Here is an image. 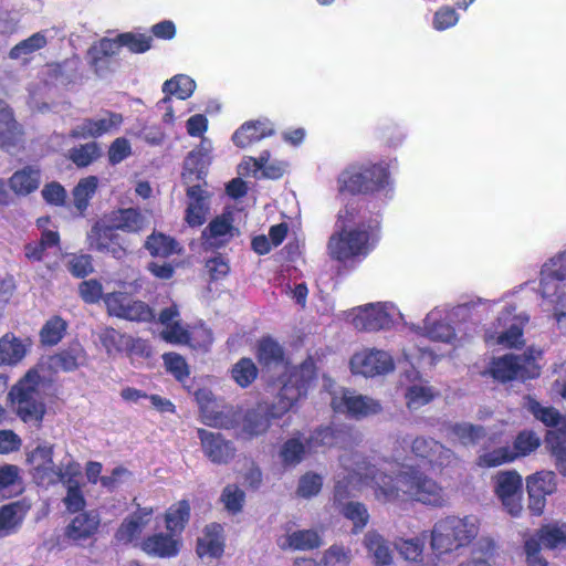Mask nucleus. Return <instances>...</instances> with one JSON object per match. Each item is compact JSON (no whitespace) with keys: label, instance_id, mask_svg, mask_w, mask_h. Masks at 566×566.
Segmentation results:
<instances>
[{"label":"nucleus","instance_id":"obj_1","mask_svg":"<svg viewBox=\"0 0 566 566\" xmlns=\"http://www.w3.org/2000/svg\"><path fill=\"white\" fill-rule=\"evenodd\" d=\"M363 470L366 479L370 480L374 499L381 504L416 501L441 507L448 502L444 489L437 481L408 462L399 461L397 455L391 461H384L379 468L361 462L357 474L361 475Z\"/></svg>","mask_w":566,"mask_h":566},{"label":"nucleus","instance_id":"obj_2","mask_svg":"<svg viewBox=\"0 0 566 566\" xmlns=\"http://www.w3.org/2000/svg\"><path fill=\"white\" fill-rule=\"evenodd\" d=\"M356 212L346 207L340 210L336 221L337 230L327 241V254L331 259L346 263L365 258L375 245L374 234L365 227H354Z\"/></svg>","mask_w":566,"mask_h":566},{"label":"nucleus","instance_id":"obj_3","mask_svg":"<svg viewBox=\"0 0 566 566\" xmlns=\"http://www.w3.org/2000/svg\"><path fill=\"white\" fill-rule=\"evenodd\" d=\"M342 465L346 473L344 476L336 481L334 491V501L340 505V513L354 524L353 532H360L369 521V513L365 504L360 502H347L342 504L347 497L355 495V491H359L363 485L370 488L369 479H366V471H361L363 474H357L359 463L367 462L358 455H354L353 459L347 455L340 458Z\"/></svg>","mask_w":566,"mask_h":566},{"label":"nucleus","instance_id":"obj_4","mask_svg":"<svg viewBox=\"0 0 566 566\" xmlns=\"http://www.w3.org/2000/svg\"><path fill=\"white\" fill-rule=\"evenodd\" d=\"M480 532L474 516H447L437 521L431 530L430 546L437 557L468 546Z\"/></svg>","mask_w":566,"mask_h":566},{"label":"nucleus","instance_id":"obj_5","mask_svg":"<svg viewBox=\"0 0 566 566\" xmlns=\"http://www.w3.org/2000/svg\"><path fill=\"white\" fill-rule=\"evenodd\" d=\"M39 368L30 369L8 392L11 410L25 423L39 424L45 415Z\"/></svg>","mask_w":566,"mask_h":566},{"label":"nucleus","instance_id":"obj_6","mask_svg":"<svg viewBox=\"0 0 566 566\" xmlns=\"http://www.w3.org/2000/svg\"><path fill=\"white\" fill-rule=\"evenodd\" d=\"M30 472L39 485L50 486L66 476H78L81 467L66 454L59 463L53 460V446L41 444L27 454Z\"/></svg>","mask_w":566,"mask_h":566},{"label":"nucleus","instance_id":"obj_7","mask_svg":"<svg viewBox=\"0 0 566 566\" xmlns=\"http://www.w3.org/2000/svg\"><path fill=\"white\" fill-rule=\"evenodd\" d=\"M387 177V170L382 166H354L340 174L338 190L349 193L373 192L385 186Z\"/></svg>","mask_w":566,"mask_h":566},{"label":"nucleus","instance_id":"obj_8","mask_svg":"<svg viewBox=\"0 0 566 566\" xmlns=\"http://www.w3.org/2000/svg\"><path fill=\"white\" fill-rule=\"evenodd\" d=\"M536 356H539V352L533 349L522 355H505L492 361L490 373L502 381L534 378L539 374Z\"/></svg>","mask_w":566,"mask_h":566},{"label":"nucleus","instance_id":"obj_9","mask_svg":"<svg viewBox=\"0 0 566 566\" xmlns=\"http://www.w3.org/2000/svg\"><path fill=\"white\" fill-rule=\"evenodd\" d=\"M542 545L548 549L566 547V525H545L537 531L536 536L525 541L524 549L528 566H547V562L539 555Z\"/></svg>","mask_w":566,"mask_h":566},{"label":"nucleus","instance_id":"obj_10","mask_svg":"<svg viewBox=\"0 0 566 566\" xmlns=\"http://www.w3.org/2000/svg\"><path fill=\"white\" fill-rule=\"evenodd\" d=\"M109 315L132 322H151L154 310L143 301L134 300L124 293H109L104 296Z\"/></svg>","mask_w":566,"mask_h":566},{"label":"nucleus","instance_id":"obj_11","mask_svg":"<svg viewBox=\"0 0 566 566\" xmlns=\"http://www.w3.org/2000/svg\"><path fill=\"white\" fill-rule=\"evenodd\" d=\"M522 476L515 471H501L494 476V492L506 512L516 517L523 510Z\"/></svg>","mask_w":566,"mask_h":566},{"label":"nucleus","instance_id":"obj_12","mask_svg":"<svg viewBox=\"0 0 566 566\" xmlns=\"http://www.w3.org/2000/svg\"><path fill=\"white\" fill-rule=\"evenodd\" d=\"M395 312L396 308L391 304H368L353 310L350 321L359 331H378L391 324Z\"/></svg>","mask_w":566,"mask_h":566},{"label":"nucleus","instance_id":"obj_13","mask_svg":"<svg viewBox=\"0 0 566 566\" xmlns=\"http://www.w3.org/2000/svg\"><path fill=\"white\" fill-rule=\"evenodd\" d=\"M331 403L335 411L347 413L355 418L376 415L381 410V406L377 400L345 389L335 392Z\"/></svg>","mask_w":566,"mask_h":566},{"label":"nucleus","instance_id":"obj_14","mask_svg":"<svg viewBox=\"0 0 566 566\" xmlns=\"http://www.w3.org/2000/svg\"><path fill=\"white\" fill-rule=\"evenodd\" d=\"M350 368L354 374L374 377L391 371L394 369V360L387 352L365 349L352 357Z\"/></svg>","mask_w":566,"mask_h":566},{"label":"nucleus","instance_id":"obj_15","mask_svg":"<svg viewBox=\"0 0 566 566\" xmlns=\"http://www.w3.org/2000/svg\"><path fill=\"white\" fill-rule=\"evenodd\" d=\"M158 323L163 326L160 337L170 344H188L190 343V329L184 324L179 308L176 304H171L160 311Z\"/></svg>","mask_w":566,"mask_h":566},{"label":"nucleus","instance_id":"obj_16","mask_svg":"<svg viewBox=\"0 0 566 566\" xmlns=\"http://www.w3.org/2000/svg\"><path fill=\"white\" fill-rule=\"evenodd\" d=\"M87 361L85 349L80 343H72L66 348L43 360L38 368H44L57 373H70L84 366Z\"/></svg>","mask_w":566,"mask_h":566},{"label":"nucleus","instance_id":"obj_17","mask_svg":"<svg viewBox=\"0 0 566 566\" xmlns=\"http://www.w3.org/2000/svg\"><path fill=\"white\" fill-rule=\"evenodd\" d=\"M513 311L514 308L510 307L497 318L500 326L506 327V325H509V328L506 331L489 335V340H493L495 344L503 345L505 347H515L523 344L522 328L528 321V317L525 314L513 316Z\"/></svg>","mask_w":566,"mask_h":566},{"label":"nucleus","instance_id":"obj_18","mask_svg":"<svg viewBox=\"0 0 566 566\" xmlns=\"http://www.w3.org/2000/svg\"><path fill=\"white\" fill-rule=\"evenodd\" d=\"M198 438L205 455L213 463L226 464L234 458L235 448L220 433L198 429Z\"/></svg>","mask_w":566,"mask_h":566},{"label":"nucleus","instance_id":"obj_19","mask_svg":"<svg viewBox=\"0 0 566 566\" xmlns=\"http://www.w3.org/2000/svg\"><path fill=\"white\" fill-rule=\"evenodd\" d=\"M276 545L282 551H311L322 545L319 534L314 530H294L286 525L277 535Z\"/></svg>","mask_w":566,"mask_h":566},{"label":"nucleus","instance_id":"obj_20","mask_svg":"<svg viewBox=\"0 0 566 566\" xmlns=\"http://www.w3.org/2000/svg\"><path fill=\"white\" fill-rule=\"evenodd\" d=\"M122 122V115L105 113L98 117L83 120L72 129L71 136L74 138L98 137L118 128Z\"/></svg>","mask_w":566,"mask_h":566},{"label":"nucleus","instance_id":"obj_21","mask_svg":"<svg viewBox=\"0 0 566 566\" xmlns=\"http://www.w3.org/2000/svg\"><path fill=\"white\" fill-rule=\"evenodd\" d=\"M447 316L446 307H436L427 314L423 321V327L417 328V332H423L432 340L453 344L455 340V333L453 327L444 323Z\"/></svg>","mask_w":566,"mask_h":566},{"label":"nucleus","instance_id":"obj_22","mask_svg":"<svg viewBox=\"0 0 566 566\" xmlns=\"http://www.w3.org/2000/svg\"><path fill=\"white\" fill-rule=\"evenodd\" d=\"M239 416L237 417L235 423L233 427L239 424V420L241 421V434L245 438H254L265 433L270 428L271 415L269 408L265 406H258L254 409H251L241 417V413L235 410Z\"/></svg>","mask_w":566,"mask_h":566},{"label":"nucleus","instance_id":"obj_23","mask_svg":"<svg viewBox=\"0 0 566 566\" xmlns=\"http://www.w3.org/2000/svg\"><path fill=\"white\" fill-rule=\"evenodd\" d=\"M196 399L200 405L203 420L208 426L221 428H232L234 426L239 413L233 408L227 407L216 413L210 410V403H212V395L210 391L198 390L196 392Z\"/></svg>","mask_w":566,"mask_h":566},{"label":"nucleus","instance_id":"obj_24","mask_svg":"<svg viewBox=\"0 0 566 566\" xmlns=\"http://www.w3.org/2000/svg\"><path fill=\"white\" fill-rule=\"evenodd\" d=\"M180 546V539L171 532L169 534H153L142 542V549L146 554L160 558L175 557L178 555Z\"/></svg>","mask_w":566,"mask_h":566},{"label":"nucleus","instance_id":"obj_25","mask_svg":"<svg viewBox=\"0 0 566 566\" xmlns=\"http://www.w3.org/2000/svg\"><path fill=\"white\" fill-rule=\"evenodd\" d=\"M273 134L274 127L270 120H250L234 132L232 140L238 147L245 148Z\"/></svg>","mask_w":566,"mask_h":566},{"label":"nucleus","instance_id":"obj_26","mask_svg":"<svg viewBox=\"0 0 566 566\" xmlns=\"http://www.w3.org/2000/svg\"><path fill=\"white\" fill-rule=\"evenodd\" d=\"M151 507L138 509L126 517L116 532V538L122 543H130L142 535L153 516Z\"/></svg>","mask_w":566,"mask_h":566},{"label":"nucleus","instance_id":"obj_27","mask_svg":"<svg viewBox=\"0 0 566 566\" xmlns=\"http://www.w3.org/2000/svg\"><path fill=\"white\" fill-rule=\"evenodd\" d=\"M363 545L375 566H387L394 562L390 543L377 531H368L364 536Z\"/></svg>","mask_w":566,"mask_h":566},{"label":"nucleus","instance_id":"obj_28","mask_svg":"<svg viewBox=\"0 0 566 566\" xmlns=\"http://www.w3.org/2000/svg\"><path fill=\"white\" fill-rule=\"evenodd\" d=\"M31 347L29 338L7 333L0 338V366H15L25 357Z\"/></svg>","mask_w":566,"mask_h":566},{"label":"nucleus","instance_id":"obj_29","mask_svg":"<svg viewBox=\"0 0 566 566\" xmlns=\"http://www.w3.org/2000/svg\"><path fill=\"white\" fill-rule=\"evenodd\" d=\"M189 199L185 220L190 227H199L205 223L209 213V193L199 186L187 190Z\"/></svg>","mask_w":566,"mask_h":566},{"label":"nucleus","instance_id":"obj_30","mask_svg":"<svg viewBox=\"0 0 566 566\" xmlns=\"http://www.w3.org/2000/svg\"><path fill=\"white\" fill-rule=\"evenodd\" d=\"M99 524L101 517L96 511L83 512L70 522L65 535L74 542L87 539L97 532Z\"/></svg>","mask_w":566,"mask_h":566},{"label":"nucleus","instance_id":"obj_31","mask_svg":"<svg viewBox=\"0 0 566 566\" xmlns=\"http://www.w3.org/2000/svg\"><path fill=\"white\" fill-rule=\"evenodd\" d=\"M31 503L23 499L0 507V536L13 533L22 523Z\"/></svg>","mask_w":566,"mask_h":566},{"label":"nucleus","instance_id":"obj_32","mask_svg":"<svg viewBox=\"0 0 566 566\" xmlns=\"http://www.w3.org/2000/svg\"><path fill=\"white\" fill-rule=\"evenodd\" d=\"M223 527L217 523L207 525L203 534L198 538V555L201 557H220L223 553Z\"/></svg>","mask_w":566,"mask_h":566},{"label":"nucleus","instance_id":"obj_33","mask_svg":"<svg viewBox=\"0 0 566 566\" xmlns=\"http://www.w3.org/2000/svg\"><path fill=\"white\" fill-rule=\"evenodd\" d=\"M113 228L128 233H137L147 226L146 216L135 208L113 211L109 217Z\"/></svg>","mask_w":566,"mask_h":566},{"label":"nucleus","instance_id":"obj_34","mask_svg":"<svg viewBox=\"0 0 566 566\" xmlns=\"http://www.w3.org/2000/svg\"><path fill=\"white\" fill-rule=\"evenodd\" d=\"M446 431L447 437L451 441L459 442L465 447L476 444L486 436L484 427L471 422L450 423L447 426Z\"/></svg>","mask_w":566,"mask_h":566},{"label":"nucleus","instance_id":"obj_35","mask_svg":"<svg viewBox=\"0 0 566 566\" xmlns=\"http://www.w3.org/2000/svg\"><path fill=\"white\" fill-rule=\"evenodd\" d=\"M10 189L17 196H28L35 191L41 184L39 169L24 167L17 170L8 180Z\"/></svg>","mask_w":566,"mask_h":566},{"label":"nucleus","instance_id":"obj_36","mask_svg":"<svg viewBox=\"0 0 566 566\" xmlns=\"http://www.w3.org/2000/svg\"><path fill=\"white\" fill-rule=\"evenodd\" d=\"M302 396L301 387H295L292 380H284L275 401L269 408L272 418H280L286 413Z\"/></svg>","mask_w":566,"mask_h":566},{"label":"nucleus","instance_id":"obj_37","mask_svg":"<svg viewBox=\"0 0 566 566\" xmlns=\"http://www.w3.org/2000/svg\"><path fill=\"white\" fill-rule=\"evenodd\" d=\"M258 358L259 361L271 369L286 370L287 366L284 363L282 347L271 338L262 339L258 346Z\"/></svg>","mask_w":566,"mask_h":566},{"label":"nucleus","instance_id":"obj_38","mask_svg":"<svg viewBox=\"0 0 566 566\" xmlns=\"http://www.w3.org/2000/svg\"><path fill=\"white\" fill-rule=\"evenodd\" d=\"M202 235L210 247H219L234 235V228L228 217L221 216L209 223Z\"/></svg>","mask_w":566,"mask_h":566},{"label":"nucleus","instance_id":"obj_39","mask_svg":"<svg viewBox=\"0 0 566 566\" xmlns=\"http://www.w3.org/2000/svg\"><path fill=\"white\" fill-rule=\"evenodd\" d=\"M21 137V129L15 122L12 111L0 102V146L15 145Z\"/></svg>","mask_w":566,"mask_h":566},{"label":"nucleus","instance_id":"obj_40","mask_svg":"<svg viewBox=\"0 0 566 566\" xmlns=\"http://www.w3.org/2000/svg\"><path fill=\"white\" fill-rule=\"evenodd\" d=\"M23 491L20 469L13 464L0 467V497L8 499Z\"/></svg>","mask_w":566,"mask_h":566},{"label":"nucleus","instance_id":"obj_41","mask_svg":"<svg viewBox=\"0 0 566 566\" xmlns=\"http://www.w3.org/2000/svg\"><path fill=\"white\" fill-rule=\"evenodd\" d=\"M525 407L536 419L546 426L555 427L560 424V428H557L554 432H559L566 429V418L562 417L555 408L542 406L533 398H526Z\"/></svg>","mask_w":566,"mask_h":566},{"label":"nucleus","instance_id":"obj_42","mask_svg":"<svg viewBox=\"0 0 566 566\" xmlns=\"http://www.w3.org/2000/svg\"><path fill=\"white\" fill-rule=\"evenodd\" d=\"M190 517V505L182 500L172 504L165 514L166 528L172 534L181 533Z\"/></svg>","mask_w":566,"mask_h":566},{"label":"nucleus","instance_id":"obj_43","mask_svg":"<svg viewBox=\"0 0 566 566\" xmlns=\"http://www.w3.org/2000/svg\"><path fill=\"white\" fill-rule=\"evenodd\" d=\"M145 248L153 256L167 258L180 251L179 244L161 232H153L145 241Z\"/></svg>","mask_w":566,"mask_h":566},{"label":"nucleus","instance_id":"obj_44","mask_svg":"<svg viewBox=\"0 0 566 566\" xmlns=\"http://www.w3.org/2000/svg\"><path fill=\"white\" fill-rule=\"evenodd\" d=\"M98 186V178L95 176H88L82 178L72 191L73 203L75 208L83 212L88 207L90 200L96 192Z\"/></svg>","mask_w":566,"mask_h":566},{"label":"nucleus","instance_id":"obj_45","mask_svg":"<svg viewBox=\"0 0 566 566\" xmlns=\"http://www.w3.org/2000/svg\"><path fill=\"white\" fill-rule=\"evenodd\" d=\"M526 488L530 496H546L555 489V475L551 471L535 473L527 478Z\"/></svg>","mask_w":566,"mask_h":566},{"label":"nucleus","instance_id":"obj_46","mask_svg":"<svg viewBox=\"0 0 566 566\" xmlns=\"http://www.w3.org/2000/svg\"><path fill=\"white\" fill-rule=\"evenodd\" d=\"M516 454L510 447L483 451L476 459V465L483 469L500 467L513 462Z\"/></svg>","mask_w":566,"mask_h":566},{"label":"nucleus","instance_id":"obj_47","mask_svg":"<svg viewBox=\"0 0 566 566\" xmlns=\"http://www.w3.org/2000/svg\"><path fill=\"white\" fill-rule=\"evenodd\" d=\"M99 342L108 355L117 354L126 348L133 342L130 336L120 334L114 328L107 327L99 333Z\"/></svg>","mask_w":566,"mask_h":566},{"label":"nucleus","instance_id":"obj_48","mask_svg":"<svg viewBox=\"0 0 566 566\" xmlns=\"http://www.w3.org/2000/svg\"><path fill=\"white\" fill-rule=\"evenodd\" d=\"M196 88L195 81L184 74L176 75L175 77L166 81L163 91L168 95H175L179 99H187L192 95Z\"/></svg>","mask_w":566,"mask_h":566},{"label":"nucleus","instance_id":"obj_49","mask_svg":"<svg viewBox=\"0 0 566 566\" xmlns=\"http://www.w3.org/2000/svg\"><path fill=\"white\" fill-rule=\"evenodd\" d=\"M46 36L44 32H36L29 36L28 39L19 42L14 45L9 56L13 60L25 59L28 55L39 51L40 49L46 45Z\"/></svg>","mask_w":566,"mask_h":566},{"label":"nucleus","instance_id":"obj_50","mask_svg":"<svg viewBox=\"0 0 566 566\" xmlns=\"http://www.w3.org/2000/svg\"><path fill=\"white\" fill-rule=\"evenodd\" d=\"M76 476H66L60 482L66 486V495L63 502L70 512H80L85 507L86 501Z\"/></svg>","mask_w":566,"mask_h":566},{"label":"nucleus","instance_id":"obj_51","mask_svg":"<svg viewBox=\"0 0 566 566\" xmlns=\"http://www.w3.org/2000/svg\"><path fill=\"white\" fill-rule=\"evenodd\" d=\"M113 224L111 226H99L95 224L87 237L88 244L91 249H94L98 252H104L105 249L108 248L114 242V239L117 237L114 232Z\"/></svg>","mask_w":566,"mask_h":566},{"label":"nucleus","instance_id":"obj_52","mask_svg":"<svg viewBox=\"0 0 566 566\" xmlns=\"http://www.w3.org/2000/svg\"><path fill=\"white\" fill-rule=\"evenodd\" d=\"M539 292L545 298H554L553 302L559 304L565 294L566 284L564 281H557L553 274H547L545 269L541 271Z\"/></svg>","mask_w":566,"mask_h":566},{"label":"nucleus","instance_id":"obj_53","mask_svg":"<svg viewBox=\"0 0 566 566\" xmlns=\"http://www.w3.org/2000/svg\"><path fill=\"white\" fill-rule=\"evenodd\" d=\"M220 502L228 513L238 514L244 506L245 493L238 485L229 484L222 490Z\"/></svg>","mask_w":566,"mask_h":566},{"label":"nucleus","instance_id":"obj_54","mask_svg":"<svg viewBox=\"0 0 566 566\" xmlns=\"http://www.w3.org/2000/svg\"><path fill=\"white\" fill-rule=\"evenodd\" d=\"M405 397L408 408L416 410L429 403L434 397V391L427 384L420 382L410 386L407 389Z\"/></svg>","mask_w":566,"mask_h":566},{"label":"nucleus","instance_id":"obj_55","mask_svg":"<svg viewBox=\"0 0 566 566\" xmlns=\"http://www.w3.org/2000/svg\"><path fill=\"white\" fill-rule=\"evenodd\" d=\"M312 453L313 452H308L307 443L303 444L298 439L292 438L283 444L280 451V457L283 463L287 465H295L300 463L305 455Z\"/></svg>","mask_w":566,"mask_h":566},{"label":"nucleus","instance_id":"obj_56","mask_svg":"<svg viewBox=\"0 0 566 566\" xmlns=\"http://www.w3.org/2000/svg\"><path fill=\"white\" fill-rule=\"evenodd\" d=\"M66 323L59 316L50 318L41 328L40 338L44 345H56L64 336Z\"/></svg>","mask_w":566,"mask_h":566},{"label":"nucleus","instance_id":"obj_57","mask_svg":"<svg viewBox=\"0 0 566 566\" xmlns=\"http://www.w3.org/2000/svg\"><path fill=\"white\" fill-rule=\"evenodd\" d=\"M233 380L241 387H248L251 385L256 376L258 368L250 358H241L231 370Z\"/></svg>","mask_w":566,"mask_h":566},{"label":"nucleus","instance_id":"obj_58","mask_svg":"<svg viewBox=\"0 0 566 566\" xmlns=\"http://www.w3.org/2000/svg\"><path fill=\"white\" fill-rule=\"evenodd\" d=\"M352 560V549L339 544H334L328 547L322 557V564L324 566H348Z\"/></svg>","mask_w":566,"mask_h":566},{"label":"nucleus","instance_id":"obj_59","mask_svg":"<svg viewBox=\"0 0 566 566\" xmlns=\"http://www.w3.org/2000/svg\"><path fill=\"white\" fill-rule=\"evenodd\" d=\"M289 378L286 380H292V384L295 387H301L302 395L305 392L306 385L314 378L315 376V365L312 359H307L302 363L298 367L287 368Z\"/></svg>","mask_w":566,"mask_h":566},{"label":"nucleus","instance_id":"obj_60","mask_svg":"<svg viewBox=\"0 0 566 566\" xmlns=\"http://www.w3.org/2000/svg\"><path fill=\"white\" fill-rule=\"evenodd\" d=\"M101 156V149L94 142L70 150V159L77 167H86Z\"/></svg>","mask_w":566,"mask_h":566},{"label":"nucleus","instance_id":"obj_61","mask_svg":"<svg viewBox=\"0 0 566 566\" xmlns=\"http://www.w3.org/2000/svg\"><path fill=\"white\" fill-rule=\"evenodd\" d=\"M122 48L119 35L116 39H102L96 42L88 51L92 62L97 65L103 57L113 56Z\"/></svg>","mask_w":566,"mask_h":566},{"label":"nucleus","instance_id":"obj_62","mask_svg":"<svg viewBox=\"0 0 566 566\" xmlns=\"http://www.w3.org/2000/svg\"><path fill=\"white\" fill-rule=\"evenodd\" d=\"M551 443L556 464L562 474L566 475V429L559 432H549Z\"/></svg>","mask_w":566,"mask_h":566},{"label":"nucleus","instance_id":"obj_63","mask_svg":"<svg viewBox=\"0 0 566 566\" xmlns=\"http://www.w3.org/2000/svg\"><path fill=\"white\" fill-rule=\"evenodd\" d=\"M132 479V472L119 465L101 478V485L108 492H114Z\"/></svg>","mask_w":566,"mask_h":566},{"label":"nucleus","instance_id":"obj_64","mask_svg":"<svg viewBox=\"0 0 566 566\" xmlns=\"http://www.w3.org/2000/svg\"><path fill=\"white\" fill-rule=\"evenodd\" d=\"M426 460L432 468H448L458 462L457 454L439 442V448H431Z\"/></svg>","mask_w":566,"mask_h":566}]
</instances>
